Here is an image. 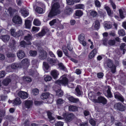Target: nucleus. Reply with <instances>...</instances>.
Wrapping results in <instances>:
<instances>
[{
    "label": "nucleus",
    "instance_id": "nucleus-1",
    "mask_svg": "<svg viewBox=\"0 0 126 126\" xmlns=\"http://www.w3.org/2000/svg\"><path fill=\"white\" fill-rule=\"evenodd\" d=\"M54 1H55V0H54L52 3L51 9L48 15L49 18H52L60 13L59 8L60 6L59 3L57 2H54Z\"/></svg>",
    "mask_w": 126,
    "mask_h": 126
},
{
    "label": "nucleus",
    "instance_id": "nucleus-2",
    "mask_svg": "<svg viewBox=\"0 0 126 126\" xmlns=\"http://www.w3.org/2000/svg\"><path fill=\"white\" fill-rule=\"evenodd\" d=\"M60 79L56 80L55 84L57 86H61V85L66 86L68 85V78L64 76H62L60 78Z\"/></svg>",
    "mask_w": 126,
    "mask_h": 126
},
{
    "label": "nucleus",
    "instance_id": "nucleus-3",
    "mask_svg": "<svg viewBox=\"0 0 126 126\" xmlns=\"http://www.w3.org/2000/svg\"><path fill=\"white\" fill-rule=\"evenodd\" d=\"M62 116L67 122H70L73 119L74 115L72 113H69L66 112L63 113Z\"/></svg>",
    "mask_w": 126,
    "mask_h": 126
},
{
    "label": "nucleus",
    "instance_id": "nucleus-4",
    "mask_svg": "<svg viewBox=\"0 0 126 126\" xmlns=\"http://www.w3.org/2000/svg\"><path fill=\"white\" fill-rule=\"evenodd\" d=\"M94 101L95 103L102 104L103 105L106 104L107 102V99L102 96H98L97 99H94Z\"/></svg>",
    "mask_w": 126,
    "mask_h": 126
},
{
    "label": "nucleus",
    "instance_id": "nucleus-5",
    "mask_svg": "<svg viewBox=\"0 0 126 126\" xmlns=\"http://www.w3.org/2000/svg\"><path fill=\"white\" fill-rule=\"evenodd\" d=\"M114 107L115 109L121 111H125L126 109L125 107L120 102L115 103L114 105Z\"/></svg>",
    "mask_w": 126,
    "mask_h": 126
},
{
    "label": "nucleus",
    "instance_id": "nucleus-6",
    "mask_svg": "<svg viewBox=\"0 0 126 126\" xmlns=\"http://www.w3.org/2000/svg\"><path fill=\"white\" fill-rule=\"evenodd\" d=\"M47 52L43 49H41L39 50V56L41 60L45 59L47 56Z\"/></svg>",
    "mask_w": 126,
    "mask_h": 126
},
{
    "label": "nucleus",
    "instance_id": "nucleus-7",
    "mask_svg": "<svg viewBox=\"0 0 126 126\" xmlns=\"http://www.w3.org/2000/svg\"><path fill=\"white\" fill-rule=\"evenodd\" d=\"M24 103V106H23V108L29 109L32 107L33 102L32 100H25Z\"/></svg>",
    "mask_w": 126,
    "mask_h": 126
},
{
    "label": "nucleus",
    "instance_id": "nucleus-8",
    "mask_svg": "<svg viewBox=\"0 0 126 126\" xmlns=\"http://www.w3.org/2000/svg\"><path fill=\"white\" fill-rule=\"evenodd\" d=\"M12 20L13 22L15 24H20L22 22V20L21 17L17 15L14 16Z\"/></svg>",
    "mask_w": 126,
    "mask_h": 126
},
{
    "label": "nucleus",
    "instance_id": "nucleus-9",
    "mask_svg": "<svg viewBox=\"0 0 126 126\" xmlns=\"http://www.w3.org/2000/svg\"><path fill=\"white\" fill-rule=\"evenodd\" d=\"M17 95L18 96L22 99H25L28 97V94L24 91H20L18 93Z\"/></svg>",
    "mask_w": 126,
    "mask_h": 126
},
{
    "label": "nucleus",
    "instance_id": "nucleus-10",
    "mask_svg": "<svg viewBox=\"0 0 126 126\" xmlns=\"http://www.w3.org/2000/svg\"><path fill=\"white\" fill-rule=\"evenodd\" d=\"M32 36L30 34H28V35L25 36L24 39L26 40L28 43V45H31V41L32 40Z\"/></svg>",
    "mask_w": 126,
    "mask_h": 126
},
{
    "label": "nucleus",
    "instance_id": "nucleus-11",
    "mask_svg": "<svg viewBox=\"0 0 126 126\" xmlns=\"http://www.w3.org/2000/svg\"><path fill=\"white\" fill-rule=\"evenodd\" d=\"M11 102L13 104L14 106L20 105L21 103V101L20 98L17 97L12 101Z\"/></svg>",
    "mask_w": 126,
    "mask_h": 126
},
{
    "label": "nucleus",
    "instance_id": "nucleus-12",
    "mask_svg": "<svg viewBox=\"0 0 126 126\" xmlns=\"http://www.w3.org/2000/svg\"><path fill=\"white\" fill-rule=\"evenodd\" d=\"M6 55L7 57L8 58H12V62L14 61L15 58L16 56V55L15 53L9 51L6 52Z\"/></svg>",
    "mask_w": 126,
    "mask_h": 126
},
{
    "label": "nucleus",
    "instance_id": "nucleus-13",
    "mask_svg": "<svg viewBox=\"0 0 126 126\" xmlns=\"http://www.w3.org/2000/svg\"><path fill=\"white\" fill-rule=\"evenodd\" d=\"M51 75L53 78L55 79L58 77L59 73L56 70H54L51 71Z\"/></svg>",
    "mask_w": 126,
    "mask_h": 126
},
{
    "label": "nucleus",
    "instance_id": "nucleus-14",
    "mask_svg": "<svg viewBox=\"0 0 126 126\" xmlns=\"http://www.w3.org/2000/svg\"><path fill=\"white\" fill-rule=\"evenodd\" d=\"M73 11V10L71 8L68 7L64 10V13L67 15H69L72 13Z\"/></svg>",
    "mask_w": 126,
    "mask_h": 126
},
{
    "label": "nucleus",
    "instance_id": "nucleus-15",
    "mask_svg": "<svg viewBox=\"0 0 126 126\" xmlns=\"http://www.w3.org/2000/svg\"><path fill=\"white\" fill-rule=\"evenodd\" d=\"M97 52V50L96 49L94 48L93 49L89 54V57L90 59H92L94 57Z\"/></svg>",
    "mask_w": 126,
    "mask_h": 126
},
{
    "label": "nucleus",
    "instance_id": "nucleus-16",
    "mask_svg": "<svg viewBox=\"0 0 126 126\" xmlns=\"http://www.w3.org/2000/svg\"><path fill=\"white\" fill-rule=\"evenodd\" d=\"M17 56L19 59H22L25 56V54L24 51L22 50H19V52L17 53Z\"/></svg>",
    "mask_w": 126,
    "mask_h": 126
},
{
    "label": "nucleus",
    "instance_id": "nucleus-17",
    "mask_svg": "<svg viewBox=\"0 0 126 126\" xmlns=\"http://www.w3.org/2000/svg\"><path fill=\"white\" fill-rule=\"evenodd\" d=\"M9 14L11 16L13 15L14 13L17 11L16 9L13 8L11 7H9L8 9Z\"/></svg>",
    "mask_w": 126,
    "mask_h": 126
},
{
    "label": "nucleus",
    "instance_id": "nucleus-18",
    "mask_svg": "<svg viewBox=\"0 0 126 126\" xmlns=\"http://www.w3.org/2000/svg\"><path fill=\"white\" fill-rule=\"evenodd\" d=\"M69 110L71 111H78V108L76 106L73 105H70L68 108Z\"/></svg>",
    "mask_w": 126,
    "mask_h": 126
},
{
    "label": "nucleus",
    "instance_id": "nucleus-19",
    "mask_svg": "<svg viewBox=\"0 0 126 126\" xmlns=\"http://www.w3.org/2000/svg\"><path fill=\"white\" fill-rule=\"evenodd\" d=\"M58 65L60 69L65 72H67L68 71L66 67L64 65L63 63H60L58 64Z\"/></svg>",
    "mask_w": 126,
    "mask_h": 126
},
{
    "label": "nucleus",
    "instance_id": "nucleus-20",
    "mask_svg": "<svg viewBox=\"0 0 126 126\" xmlns=\"http://www.w3.org/2000/svg\"><path fill=\"white\" fill-rule=\"evenodd\" d=\"M2 40L5 42L8 41L10 39V36L7 35H3L1 36Z\"/></svg>",
    "mask_w": 126,
    "mask_h": 126
},
{
    "label": "nucleus",
    "instance_id": "nucleus-21",
    "mask_svg": "<svg viewBox=\"0 0 126 126\" xmlns=\"http://www.w3.org/2000/svg\"><path fill=\"white\" fill-rule=\"evenodd\" d=\"M11 80L10 78H6L3 80L2 81V83L4 86H7L9 83L11 82Z\"/></svg>",
    "mask_w": 126,
    "mask_h": 126
},
{
    "label": "nucleus",
    "instance_id": "nucleus-22",
    "mask_svg": "<svg viewBox=\"0 0 126 126\" xmlns=\"http://www.w3.org/2000/svg\"><path fill=\"white\" fill-rule=\"evenodd\" d=\"M15 37L18 38L23 35L24 34V32L22 30H19L18 31L16 32Z\"/></svg>",
    "mask_w": 126,
    "mask_h": 126
},
{
    "label": "nucleus",
    "instance_id": "nucleus-23",
    "mask_svg": "<svg viewBox=\"0 0 126 126\" xmlns=\"http://www.w3.org/2000/svg\"><path fill=\"white\" fill-rule=\"evenodd\" d=\"M21 63L22 65H26V67H28L29 63L28 60L27 59H24L21 61Z\"/></svg>",
    "mask_w": 126,
    "mask_h": 126
},
{
    "label": "nucleus",
    "instance_id": "nucleus-24",
    "mask_svg": "<svg viewBox=\"0 0 126 126\" xmlns=\"http://www.w3.org/2000/svg\"><path fill=\"white\" fill-rule=\"evenodd\" d=\"M52 113L50 112V111H48L47 112V115L48 116V119H49V121L51 123H53V122H52V120H54L55 119L54 117L52 116Z\"/></svg>",
    "mask_w": 126,
    "mask_h": 126
},
{
    "label": "nucleus",
    "instance_id": "nucleus-25",
    "mask_svg": "<svg viewBox=\"0 0 126 126\" xmlns=\"http://www.w3.org/2000/svg\"><path fill=\"white\" fill-rule=\"evenodd\" d=\"M31 22L29 20H27L25 21V27L28 29H30L31 28Z\"/></svg>",
    "mask_w": 126,
    "mask_h": 126
},
{
    "label": "nucleus",
    "instance_id": "nucleus-26",
    "mask_svg": "<svg viewBox=\"0 0 126 126\" xmlns=\"http://www.w3.org/2000/svg\"><path fill=\"white\" fill-rule=\"evenodd\" d=\"M49 96V94L48 93H43L41 96V98L43 99L47 98Z\"/></svg>",
    "mask_w": 126,
    "mask_h": 126
},
{
    "label": "nucleus",
    "instance_id": "nucleus-27",
    "mask_svg": "<svg viewBox=\"0 0 126 126\" xmlns=\"http://www.w3.org/2000/svg\"><path fill=\"white\" fill-rule=\"evenodd\" d=\"M68 99L71 102L74 103H77L79 101V99L74 98L73 96L69 97Z\"/></svg>",
    "mask_w": 126,
    "mask_h": 126
},
{
    "label": "nucleus",
    "instance_id": "nucleus-28",
    "mask_svg": "<svg viewBox=\"0 0 126 126\" xmlns=\"http://www.w3.org/2000/svg\"><path fill=\"white\" fill-rule=\"evenodd\" d=\"M16 41L14 39H13L11 40L10 43V46L11 47L14 49H15L16 48Z\"/></svg>",
    "mask_w": 126,
    "mask_h": 126
},
{
    "label": "nucleus",
    "instance_id": "nucleus-29",
    "mask_svg": "<svg viewBox=\"0 0 126 126\" xmlns=\"http://www.w3.org/2000/svg\"><path fill=\"white\" fill-rule=\"evenodd\" d=\"M11 68L13 69H17L19 67L20 65L19 63H13L11 65Z\"/></svg>",
    "mask_w": 126,
    "mask_h": 126
},
{
    "label": "nucleus",
    "instance_id": "nucleus-30",
    "mask_svg": "<svg viewBox=\"0 0 126 126\" xmlns=\"http://www.w3.org/2000/svg\"><path fill=\"white\" fill-rule=\"evenodd\" d=\"M47 61L48 63L50 65H54L56 62V60L51 58H48Z\"/></svg>",
    "mask_w": 126,
    "mask_h": 126
},
{
    "label": "nucleus",
    "instance_id": "nucleus-31",
    "mask_svg": "<svg viewBox=\"0 0 126 126\" xmlns=\"http://www.w3.org/2000/svg\"><path fill=\"white\" fill-rule=\"evenodd\" d=\"M47 32L44 29H43L40 32H39L38 34V36L40 37H42L44 36L46 34Z\"/></svg>",
    "mask_w": 126,
    "mask_h": 126
},
{
    "label": "nucleus",
    "instance_id": "nucleus-32",
    "mask_svg": "<svg viewBox=\"0 0 126 126\" xmlns=\"http://www.w3.org/2000/svg\"><path fill=\"white\" fill-rule=\"evenodd\" d=\"M94 27L96 30L99 29L100 27V23L99 21L96 20L95 21Z\"/></svg>",
    "mask_w": 126,
    "mask_h": 126
},
{
    "label": "nucleus",
    "instance_id": "nucleus-33",
    "mask_svg": "<svg viewBox=\"0 0 126 126\" xmlns=\"http://www.w3.org/2000/svg\"><path fill=\"white\" fill-rule=\"evenodd\" d=\"M113 65V63L112 61L110 59H108L107 62V66L110 68Z\"/></svg>",
    "mask_w": 126,
    "mask_h": 126
},
{
    "label": "nucleus",
    "instance_id": "nucleus-34",
    "mask_svg": "<svg viewBox=\"0 0 126 126\" xmlns=\"http://www.w3.org/2000/svg\"><path fill=\"white\" fill-rule=\"evenodd\" d=\"M83 14V12L80 10H77L76 11L75 15L76 16L80 17Z\"/></svg>",
    "mask_w": 126,
    "mask_h": 126
},
{
    "label": "nucleus",
    "instance_id": "nucleus-35",
    "mask_svg": "<svg viewBox=\"0 0 126 126\" xmlns=\"http://www.w3.org/2000/svg\"><path fill=\"white\" fill-rule=\"evenodd\" d=\"M21 11L22 15L24 17L27 16L29 14V12L26 10H21Z\"/></svg>",
    "mask_w": 126,
    "mask_h": 126
},
{
    "label": "nucleus",
    "instance_id": "nucleus-36",
    "mask_svg": "<svg viewBox=\"0 0 126 126\" xmlns=\"http://www.w3.org/2000/svg\"><path fill=\"white\" fill-rule=\"evenodd\" d=\"M118 33L120 36H124L126 35L125 30L123 29H120L119 30Z\"/></svg>",
    "mask_w": 126,
    "mask_h": 126
},
{
    "label": "nucleus",
    "instance_id": "nucleus-37",
    "mask_svg": "<svg viewBox=\"0 0 126 126\" xmlns=\"http://www.w3.org/2000/svg\"><path fill=\"white\" fill-rule=\"evenodd\" d=\"M111 89L109 87L108 88V89L107 91V97L108 98H111L113 97L112 95L111 94Z\"/></svg>",
    "mask_w": 126,
    "mask_h": 126
},
{
    "label": "nucleus",
    "instance_id": "nucleus-38",
    "mask_svg": "<svg viewBox=\"0 0 126 126\" xmlns=\"http://www.w3.org/2000/svg\"><path fill=\"white\" fill-rule=\"evenodd\" d=\"M104 8L106 10L108 15L109 16H111L112 14L110 8L108 6H106L104 7Z\"/></svg>",
    "mask_w": 126,
    "mask_h": 126
},
{
    "label": "nucleus",
    "instance_id": "nucleus-39",
    "mask_svg": "<svg viewBox=\"0 0 126 126\" xmlns=\"http://www.w3.org/2000/svg\"><path fill=\"white\" fill-rule=\"evenodd\" d=\"M75 91L77 93L76 95L78 96H80L81 95V93H82L81 92L79 88L78 87H77Z\"/></svg>",
    "mask_w": 126,
    "mask_h": 126
},
{
    "label": "nucleus",
    "instance_id": "nucleus-40",
    "mask_svg": "<svg viewBox=\"0 0 126 126\" xmlns=\"http://www.w3.org/2000/svg\"><path fill=\"white\" fill-rule=\"evenodd\" d=\"M30 55L33 57L35 56L37 54V51L36 50H31L29 52Z\"/></svg>",
    "mask_w": 126,
    "mask_h": 126
},
{
    "label": "nucleus",
    "instance_id": "nucleus-41",
    "mask_svg": "<svg viewBox=\"0 0 126 126\" xmlns=\"http://www.w3.org/2000/svg\"><path fill=\"white\" fill-rule=\"evenodd\" d=\"M63 103V100L61 98L58 99L56 101V104L58 106H61Z\"/></svg>",
    "mask_w": 126,
    "mask_h": 126
},
{
    "label": "nucleus",
    "instance_id": "nucleus-42",
    "mask_svg": "<svg viewBox=\"0 0 126 126\" xmlns=\"http://www.w3.org/2000/svg\"><path fill=\"white\" fill-rule=\"evenodd\" d=\"M36 11L39 14H41L43 13V8L39 7H37L36 8Z\"/></svg>",
    "mask_w": 126,
    "mask_h": 126
},
{
    "label": "nucleus",
    "instance_id": "nucleus-43",
    "mask_svg": "<svg viewBox=\"0 0 126 126\" xmlns=\"http://www.w3.org/2000/svg\"><path fill=\"white\" fill-rule=\"evenodd\" d=\"M33 24L36 26H38L41 25V23L40 21L38 19H35L33 21Z\"/></svg>",
    "mask_w": 126,
    "mask_h": 126
},
{
    "label": "nucleus",
    "instance_id": "nucleus-44",
    "mask_svg": "<svg viewBox=\"0 0 126 126\" xmlns=\"http://www.w3.org/2000/svg\"><path fill=\"white\" fill-rule=\"evenodd\" d=\"M20 45L22 47H25L27 45H28V43H27L25 41L22 40L20 43Z\"/></svg>",
    "mask_w": 126,
    "mask_h": 126
},
{
    "label": "nucleus",
    "instance_id": "nucleus-45",
    "mask_svg": "<svg viewBox=\"0 0 126 126\" xmlns=\"http://www.w3.org/2000/svg\"><path fill=\"white\" fill-rule=\"evenodd\" d=\"M32 91L33 95H38L39 94V90L37 88H35L33 89Z\"/></svg>",
    "mask_w": 126,
    "mask_h": 126
},
{
    "label": "nucleus",
    "instance_id": "nucleus-46",
    "mask_svg": "<svg viewBox=\"0 0 126 126\" xmlns=\"http://www.w3.org/2000/svg\"><path fill=\"white\" fill-rule=\"evenodd\" d=\"M43 65L46 70H48L49 67L48 63L46 62H44L43 63Z\"/></svg>",
    "mask_w": 126,
    "mask_h": 126
},
{
    "label": "nucleus",
    "instance_id": "nucleus-47",
    "mask_svg": "<svg viewBox=\"0 0 126 126\" xmlns=\"http://www.w3.org/2000/svg\"><path fill=\"white\" fill-rule=\"evenodd\" d=\"M119 12L120 17L121 19H123L125 17V16L123 15V10L121 9H120L119 10Z\"/></svg>",
    "mask_w": 126,
    "mask_h": 126
},
{
    "label": "nucleus",
    "instance_id": "nucleus-48",
    "mask_svg": "<svg viewBox=\"0 0 126 126\" xmlns=\"http://www.w3.org/2000/svg\"><path fill=\"white\" fill-rule=\"evenodd\" d=\"M115 43V41L114 40H110L108 42V44L110 46L114 45Z\"/></svg>",
    "mask_w": 126,
    "mask_h": 126
},
{
    "label": "nucleus",
    "instance_id": "nucleus-49",
    "mask_svg": "<svg viewBox=\"0 0 126 126\" xmlns=\"http://www.w3.org/2000/svg\"><path fill=\"white\" fill-rule=\"evenodd\" d=\"M95 6L98 8H100L101 6L100 2L98 0H95L94 1Z\"/></svg>",
    "mask_w": 126,
    "mask_h": 126
},
{
    "label": "nucleus",
    "instance_id": "nucleus-50",
    "mask_svg": "<svg viewBox=\"0 0 126 126\" xmlns=\"http://www.w3.org/2000/svg\"><path fill=\"white\" fill-rule=\"evenodd\" d=\"M91 15L93 17H95L97 15V13L95 11H92L90 13Z\"/></svg>",
    "mask_w": 126,
    "mask_h": 126
},
{
    "label": "nucleus",
    "instance_id": "nucleus-51",
    "mask_svg": "<svg viewBox=\"0 0 126 126\" xmlns=\"http://www.w3.org/2000/svg\"><path fill=\"white\" fill-rule=\"evenodd\" d=\"M6 75V73L5 71L2 70L0 71V78L4 77Z\"/></svg>",
    "mask_w": 126,
    "mask_h": 126
},
{
    "label": "nucleus",
    "instance_id": "nucleus-52",
    "mask_svg": "<svg viewBox=\"0 0 126 126\" xmlns=\"http://www.w3.org/2000/svg\"><path fill=\"white\" fill-rule=\"evenodd\" d=\"M111 71L113 73H114L116 71V66L115 65H114L110 67Z\"/></svg>",
    "mask_w": 126,
    "mask_h": 126
},
{
    "label": "nucleus",
    "instance_id": "nucleus-53",
    "mask_svg": "<svg viewBox=\"0 0 126 126\" xmlns=\"http://www.w3.org/2000/svg\"><path fill=\"white\" fill-rule=\"evenodd\" d=\"M90 124L93 126H95L96 125L95 121L93 119H91L89 121Z\"/></svg>",
    "mask_w": 126,
    "mask_h": 126
},
{
    "label": "nucleus",
    "instance_id": "nucleus-54",
    "mask_svg": "<svg viewBox=\"0 0 126 126\" xmlns=\"http://www.w3.org/2000/svg\"><path fill=\"white\" fill-rule=\"evenodd\" d=\"M110 4L112 6V8L113 9V10L115 11V10L116 9V5L115 3L112 0H110Z\"/></svg>",
    "mask_w": 126,
    "mask_h": 126
},
{
    "label": "nucleus",
    "instance_id": "nucleus-55",
    "mask_svg": "<svg viewBox=\"0 0 126 126\" xmlns=\"http://www.w3.org/2000/svg\"><path fill=\"white\" fill-rule=\"evenodd\" d=\"M85 39L84 36L83 34H81L79 36V39L80 41L84 40Z\"/></svg>",
    "mask_w": 126,
    "mask_h": 126
},
{
    "label": "nucleus",
    "instance_id": "nucleus-56",
    "mask_svg": "<svg viewBox=\"0 0 126 126\" xmlns=\"http://www.w3.org/2000/svg\"><path fill=\"white\" fill-rule=\"evenodd\" d=\"M57 54L58 56L60 57H61L63 56V53L62 51L60 49H58L57 51Z\"/></svg>",
    "mask_w": 126,
    "mask_h": 126
},
{
    "label": "nucleus",
    "instance_id": "nucleus-57",
    "mask_svg": "<svg viewBox=\"0 0 126 126\" xmlns=\"http://www.w3.org/2000/svg\"><path fill=\"white\" fill-rule=\"evenodd\" d=\"M11 34L12 36L15 37L16 34L15 33V30L14 29H11L10 30Z\"/></svg>",
    "mask_w": 126,
    "mask_h": 126
},
{
    "label": "nucleus",
    "instance_id": "nucleus-58",
    "mask_svg": "<svg viewBox=\"0 0 126 126\" xmlns=\"http://www.w3.org/2000/svg\"><path fill=\"white\" fill-rule=\"evenodd\" d=\"M52 79V78L51 76H47L46 77L44 78V80L46 81H49Z\"/></svg>",
    "mask_w": 126,
    "mask_h": 126
},
{
    "label": "nucleus",
    "instance_id": "nucleus-59",
    "mask_svg": "<svg viewBox=\"0 0 126 126\" xmlns=\"http://www.w3.org/2000/svg\"><path fill=\"white\" fill-rule=\"evenodd\" d=\"M63 123L61 122H58L55 125V126H63Z\"/></svg>",
    "mask_w": 126,
    "mask_h": 126
},
{
    "label": "nucleus",
    "instance_id": "nucleus-60",
    "mask_svg": "<svg viewBox=\"0 0 126 126\" xmlns=\"http://www.w3.org/2000/svg\"><path fill=\"white\" fill-rule=\"evenodd\" d=\"M24 79H25L26 81L28 82H30L32 81L31 78L29 77H24Z\"/></svg>",
    "mask_w": 126,
    "mask_h": 126
},
{
    "label": "nucleus",
    "instance_id": "nucleus-61",
    "mask_svg": "<svg viewBox=\"0 0 126 126\" xmlns=\"http://www.w3.org/2000/svg\"><path fill=\"white\" fill-rule=\"evenodd\" d=\"M103 74L102 72H99L97 74V77L98 78H103Z\"/></svg>",
    "mask_w": 126,
    "mask_h": 126
},
{
    "label": "nucleus",
    "instance_id": "nucleus-62",
    "mask_svg": "<svg viewBox=\"0 0 126 126\" xmlns=\"http://www.w3.org/2000/svg\"><path fill=\"white\" fill-rule=\"evenodd\" d=\"M67 4L70 5H73L74 4L73 0H66Z\"/></svg>",
    "mask_w": 126,
    "mask_h": 126
},
{
    "label": "nucleus",
    "instance_id": "nucleus-63",
    "mask_svg": "<svg viewBox=\"0 0 126 126\" xmlns=\"http://www.w3.org/2000/svg\"><path fill=\"white\" fill-rule=\"evenodd\" d=\"M34 103L35 105L36 106H39L42 103V101L36 100L34 101Z\"/></svg>",
    "mask_w": 126,
    "mask_h": 126
},
{
    "label": "nucleus",
    "instance_id": "nucleus-64",
    "mask_svg": "<svg viewBox=\"0 0 126 126\" xmlns=\"http://www.w3.org/2000/svg\"><path fill=\"white\" fill-rule=\"evenodd\" d=\"M83 113L85 116H88L90 114L89 112L86 110H84L83 111Z\"/></svg>",
    "mask_w": 126,
    "mask_h": 126
}]
</instances>
